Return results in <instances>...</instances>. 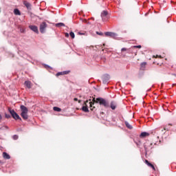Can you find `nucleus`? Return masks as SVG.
I'll return each instance as SVG.
<instances>
[{
	"label": "nucleus",
	"mask_w": 176,
	"mask_h": 176,
	"mask_svg": "<svg viewBox=\"0 0 176 176\" xmlns=\"http://www.w3.org/2000/svg\"><path fill=\"white\" fill-rule=\"evenodd\" d=\"M69 35H70L71 38H72V39H74L75 38V33H74V32H71L69 33Z\"/></svg>",
	"instance_id": "23"
},
{
	"label": "nucleus",
	"mask_w": 176,
	"mask_h": 176,
	"mask_svg": "<svg viewBox=\"0 0 176 176\" xmlns=\"http://www.w3.org/2000/svg\"><path fill=\"white\" fill-rule=\"evenodd\" d=\"M144 163H146L148 167H151V168H153V170L154 171H156V168H155V166H153V164H152L151 162H149V161H148V160H145Z\"/></svg>",
	"instance_id": "10"
},
{
	"label": "nucleus",
	"mask_w": 176,
	"mask_h": 176,
	"mask_svg": "<svg viewBox=\"0 0 176 176\" xmlns=\"http://www.w3.org/2000/svg\"><path fill=\"white\" fill-rule=\"evenodd\" d=\"M134 47H137L138 49H141V45H136V46H134Z\"/></svg>",
	"instance_id": "31"
},
{
	"label": "nucleus",
	"mask_w": 176,
	"mask_h": 176,
	"mask_svg": "<svg viewBox=\"0 0 176 176\" xmlns=\"http://www.w3.org/2000/svg\"><path fill=\"white\" fill-rule=\"evenodd\" d=\"M140 138H145V137H149V133L148 132H142L140 135Z\"/></svg>",
	"instance_id": "11"
},
{
	"label": "nucleus",
	"mask_w": 176,
	"mask_h": 176,
	"mask_svg": "<svg viewBox=\"0 0 176 176\" xmlns=\"http://www.w3.org/2000/svg\"><path fill=\"white\" fill-rule=\"evenodd\" d=\"M63 72V75H68V74H69L71 72V71L68 70V71H65Z\"/></svg>",
	"instance_id": "25"
},
{
	"label": "nucleus",
	"mask_w": 176,
	"mask_h": 176,
	"mask_svg": "<svg viewBox=\"0 0 176 176\" xmlns=\"http://www.w3.org/2000/svg\"><path fill=\"white\" fill-rule=\"evenodd\" d=\"M25 85L28 87V89H31V82H30V81H25Z\"/></svg>",
	"instance_id": "18"
},
{
	"label": "nucleus",
	"mask_w": 176,
	"mask_h": 176,
	"mask_svg": "<svg viewBox=\"0 0 176 176\" xmlns=\"http://www.w3.org/2000/svg\"><path fill=\"white\" fill-rule=\"evenodd\" d=\"M30 30L35 32L36 34H39V30H38V26L36 25H29Z\"/></svg>",
	"instance_id": "8"
},
{
	"label": "nucleus",
	"mask_w": 176,
	"mask_h": 176,
	"mask_svg": "<svg viewBox=\"0 0 176 176\" xmlns=\"http://www.w3.org/2000/svg\"><path fill=\"white\" fill-rule=\"evenodd\" d=\"M110 108H111V109H113V110L116 109V102H111L110 104Z\"/></svg>",
	"instance_id": "15"
},
{
	"label": "nucleus",
	"mask_w": 176,
	"mask_h": 176,
	"mask_svg": "<svg viewBox=\"0 0 176 176\" xmlns=\"http://www.w3.org/2000/svg\"><path fill=\"white\" fill-rule=\"evenodd\" d=\"M47 28V24L46 22H43L40 24V32L41 34H45V32L46 31V28Z\"/></svg>",
	"instance_id": "5"
},
{
	"label": "nucleus",
	"mask_w": 176,
	"mask_h": 176,
	"mask_svg": "<svg viewBox=\"0 0 176 176\" xmlns=\"http://www.w3.org/2000/svg\"><path fill=\"white\" fill-rule=\"evenodd\" d=\"M152 145L153 144L151 142H146V143H144V149L146 153H148V152H149V150L152 149Z\"/></svg>",
	"instance_id": "6"
},
{
	"label": "nucleus",
	"mask_w": 176,
	"mask_h": 176,
	"mask_svg": "<svg viewBox=\"0 0 176 176\" xmlns=\"http://www.w3.org/2000/svg\"><path fill=\"white\" fill-rule=\"evenodd\" d=\"M145 68H146V62H143L140 64V69L145 71Z\"/></svg>",
	"instance_id": "12"
},
{
	"label": "nucleus",
	"mask_w": 176,
	"mask_h": 176,
	"mask_svg": "<svg viewBox=\"0 0 176 176\" xmlns=\"http://www.w3.org/2000/svg\"><path fill=\"white\" fill-rule=\"evenodd\" d=\"M56 27H65V24L63 23H58L56 24Z\"/></svg>",
	"instance_id": "21"
},
{
	"label": "nucleus",
	"mask_w": 176,
	"mask_h": 176,
	"mask_svg": "<svg viewBox=\"0 0 176 176\" xmlns=\"http://www.w3.org/2000/svg\"><path fill=\"white\" fill-rule=\"evenodd\" d=\"M21 116L24 119V120H27L28 119V109L24 106V105H21Z\"/></svg>",
	"instance_id": "2"
},
{
	"label": "nucleus",
	"mask_w": 176,
	"mask_h": 176,
	"mask_svg": "<svg viewBox=\"0 0 176 176\" xmlns=\"http://www.w3.org/2000/svg\"><path fill=\"white\" fill-rule=\"evenodd\" d=\"M14 14L16 15V16H21V12H20V10L17 8H15L14 10Z\"/></svg>",
	"instance_id": "13"
},
{
	"label": "nucleus",
	"mask_w": 176,
	"mask_h": 176,
	"mask_svg": "<svg viewBox=\"0 0 176 176\" xmlns=\"http://www.w3.org/2000/svg\"><path fill=\"white\" fill-rule=\"evenodd\" d=\"M2 120V116H1V114H0V120Z\"/></svg>",
	"instance_id": "34"
},
{
	"label": "nucleus",
	"mask_w": 176,
	"mask_h": 176,
	"mask_svg": "<svg viewBox=\"0 0 176 176\" xmlns=\"http://www.w3.org/2000/svg\"><path fill=\"white\" fill-rule=\"evenodd\" d=\"M175 76H176V75L175 74H173Z\"/></svg>",
	"instance_id": "42"
},
{
	"label": "nucleus",
	"mask_w": 176,
	"mask_h": 176,
	"mask_svg": "<svg viewBox=\"0 0 176 176\" xmlns=\"http://www.w3.org/2000/svg\"><path fill=\"white\" fill-rule=\"evenodd\" d=\"M121 52H122V53H123L124 52H126V53H130V50L129 49L124 48V47L122 48Z\"/></svg>",
	"instance_id": "22"
},
{
	"label": "nucleus",
	"mask_w": 176,
	"mask_h": 176,
	"mask_svg": "<svg viewBox=\"0 0 176 176\" xmlns=\"http://www.w3.org/2000/svg\"><path fill=\"white\" fill-rule=\"evenodd\" d=\"M97 35L102 36L104 34L102 32H96Z\"/></svg>",
	"instance_id": "28"
},
{
	"label": "nucleus",
	"mask_w": 176,
	"mask_h": 176,
	"mask_svg": "<svg viewBox=\"0 0 176 176\" xmlns=\"http://www.w3.org/2000/svg\"><path fill=\"white\" fill-rule=\"evenodd\" d=\"M82 100H78V102L80 103Z\"/></svg>",
	"instance_id": "38"
},
{
	"label": "nucleus",
	"mask_w": 176,
	"mask_h": 176,
	"mask_svg": "<svg viewBox=\"0 0 176 176\" xmlns=\"http://www.w3.org/2000/svg\"><path fill=\"white\" fill-rule=\"evenodd\" d=\"M87 102H89V100H86L84 102V104L82 107V111H83V112H89V108H87Z\"/></svg>",
	"instance_id": "9"
},
{
	"label": "nucleus",
	"mask_w": 176,
	"mask_h": 176,
	"mask_svg": "<svg viewBox=\"0 0 176 176\" xmlns=\"http://www.w3.org/2000/svg\"><path fill=\"white\" fill-rule=\"evenodd\" d=\"M173 86H176V84H173Z\"/></svg>",
	"instance_id": "37"
},
{
	"label": "nucleus",
	"mask_w": 176,
	"mask_h": 176,
	"mask_svg": "<svg viewBox=\"0 0 176 176\" xmlns=\"http://www.w3.org/2000/svg\"><path fill=\"white\" fill-rule=\"evenodd\" d=\"M164 130H167V131H168V129H166V128H164Z\"/></svg>",
	"instance_id": "40"
},
{
	"label": "nucleus",
	"mask_w": 176,
	"mask_h": 176,
	"mask_svg": "<svg viewBox=\"0 0 176 176\" xmlns=\"http://www.w3.org/2000/svg\"><path fill=\"white\" fill-rule=\"evenodd\" d=\"M3 159H7L8 160H9V159H10V155H9V154H8V153L3 152Z\"/></svg>",
	"instance_id": "14"
},
{
	"label": "nucleus",
	"mask_w": 176,
	"mask_h": 176,
	"mask_svg": "<svg viewBox=\"0 0 176 176\" xmlns=\"http://www.w3.org/2000/svg\"><path fill=\"white\" fill-rule=\"evenodd\" d=\"M93 102H96V104H100V105H103L105 108H108L109 107V103L105 99L102 98H94L92 100Z\"/></svg>",
	"instance_id": "1"
},
{
	"label": "nucleus",
	"mask_w": 176,
	"mask_h": 176,
	"mask_svg": "<svg viewBox=\"0 0 176 176\" xmlns=\"http://www.w3.org/2000/svg\"><path fill=\"white\" fill-rule=\"evenodd\" d=\"M93 104H94V103L89 102V107L91 108V111H94V109H96V107H93Z\"/></svg>",
	"instance_id": "19"
},
{
	"label": "nucleus",
	"mask_w": 176,
	"mask_h": 176,
	"mask_svg": "<svg viewBox=\"0 0 176 176\" xmlns=\"http://www.w3.org/2000/svg\"><path fill=\"white\" fill-rule=\"evenodd\" d=\"M125 125L127 127V129H129V130H131L133 129V126L129 123V122L125 121Z\"/></svg>",
	"instance_id": "17"
},
{
	"label": "nucleus",
	"mask_w": 176,
	"mask_h": 176,
	"mask_svg": "<svg viewBox=\"0 0 176 176\" xmlns=\"http://www.w3.org/2000/svg\"><path fill=\"white\" fill-rule=\"evenodd\" d=\"M137 144V145H138V143H136Z\"/></svg>",
	"instance_id": "43"
},
{
	"label": "nucleus",
	"mask_w": 176,
	"mask_h": 176,
	"mask_svg": "<svg viewBox=\"0 0 176 176\" xmlns=\"http://www.w3.org/2000/svg\"><path fill=\"white\" fill-rule=\"evenodd\" d=\"M60 75H64L63 72H58L56 74V76H60Z\"/></svg>",
	"instance_id": "26"
},
{
	"label": "nucleus",
	"mask_w": 176,
	"mask_h": 176,
	"mask_svg": "<svg viewBox=\"0 0 176 176\" xmlns=\"http://www.w3.org/2000/svg\"><path fill=\"white\" fill-rule=\"evenodd\" d=\"M92 20H94V18H91Z\"/></svg>",
	"instance_id": "41"
},
{
	"label": "nucleus",
	"mask_w": 176,
	"mask_h": 176,
	"mask_svg": "<svg viewBox=\"0 0 176 176\" xmlns=\"http://www.w3.org/2000/svg\"><path fill=\"white\" fill-rule=\"evenodd\" d=\"M157 57H160V58H162V56H157Z\"/></svg>",
	"instance_id": "36"
},
{
	"label": "nucleus",
	"mask_w": 176,
	"mask_h": 176,
	"mask_svg": "<svg viewBox=\"0 0 176 176\" xmlns=\"http://www.w3.org/2000/svg\"><path fill=\"white\" fill-rule=\"evenodd\" d=\"M82 23H85V24H91L90 22L87 21L86 19H81Z\"/></svg>",
	"instance_id": "24"
},
{
	"label": "nucleus",
	"mask_w": 176,
	"mask_h": 176,
	"mask_svg": "<svg viewBox=\"0 0 176 176\" xmlns=\"http://www.w3.org/2000/svg\"><path fill=\"white\" fill-rule=\"evenodd\" d=\"M103 83H107V80H105V79H103Z\"/></svg>",
	"instance_id": "32"
},
{
	"label": "nucleus",
	"mask_w": 176,
	"mask_h": 176,
	"mask_svg": "<svg viewBox=\"0 0 176 176\" xmlns=\"http://www.w3.org/2000/svg\"><path fill=\"white\" fill-rule=\"evenodd\" d=\"M78 35H83L82 33L78 32Z\"/></svg>",
	"instance_id": "33"
},
{
	"label": "nucleus",
	"mask_w": 176,
	"mask_h": 176,
	"mask_svg": "<svg viewBox=\"0 0 176 176\" xmlns=\"http://www.w3.org/2000/svg\"><path fill=\"white\" fill-rule=\"evenodd\" d=\"M23 5L26 6L27 9H30V8H31V3H30L27 1H23Z\"/></svg>",
	"instance_id": "16"
},
{
	"label": "nucleus",
	"mask_w": 176,
	"mask_h": 176,
	"mask_svg": "<svg viewBox=\"0 0 176 176\" xmlns=\"http://www.w3.org/2000/svg\"><path fill=\"white\" fill-rule=\"evenodd\" d=\"M65 36L66 38H68V36H69V34H68V33H65Z\"/></svg>",
	"instance_id": "30"
},
{
	"label": "nucleus",
	"mask_w": 176,
	"mask_h": 176,
	"mask_svg": "<svg viewBox=\"0 0 176 176\" xmlns=\"http://www.w3.org/2000/svg\"><path fill=\"white\" fill-rule=\"evenodd\" d=\"M5 116H6V118L7 119L10 118V115H9V114L6 113V114H5Z\"/></svg>",
	"instance_id": "27"
},
{
	"label": "nucleus",
	"mask_w": 176,
	"mask_h": 176,
	"mask_svg": "<svg viewBox=\"0 0 176 176\" xmlns=\"http://www.w3.org/2000/svg\"><path fill=\"white\" fill-rule=\"evenodd\" d=\"M101 17L102 21H108V20L109 19V17L108 16V11H102L101 13Z\"/></svg>",
	"instance_id": "4"
},
{
	"label": "nucleus",
	"mask_w": 176,
	"mask_h": 176,
	"mask_svg": "<svg viewBox=\"0 0 176 176\" xmlns=\"http://www.w3.org/2000/svg\"><path fill=\"white\" fill-rule=\"evenodd\" d=\"M8 111L10 113V115L12 116V118L14 119H15V120H21V118H20V116H19V114H17V113H16V111H14V110L8 108Z\"/></svg>",
	"instance_id": "3"
},
{
	"label": "nucleus",
	"mask_w": 176,
	"mask_h": 176,
	"mask_svg": "<svg viewBox=\"0 0 176 176\" xmlns=\"http://www.w3.org/2000/svg\"><path fill=\"white\" fill-rule=\"evenodd\" d=\"M13 138L14 140H17L19 138V136L17 135H15L13 136Z\"/></svg>",
	"instance_id": "29"
},
{
	"label": "nucleus",
	"mask_w": 176,
	"mask_h": 176,
	"mask_svg": "<svg viewBox=\"0 0 176 176\" xmlns=\"http://www.w3.org/2000/svg\"><path fill=\"white\" fill-rule=\"evenodd\" d=\"M104 35L106 36H110V38H116V36H118V34L113 33V32H106L104 33Z\"/></svg>",
	"instance_id": "7"
},
{
	"label": "nucleus",
	"mask_w": 176,
	"mask_h": 176,
	"mask_svg": "<svg viewBox=\"0 0 176 176\" xmlns=\"http://www.w3.org/2000/svg\"><path fill=\"white\" fill-rule=\"evenodd\" d=\"M74 100H75V101H78V98H74Z\"/></svg>",
	"instance_id": "35"
},
{
	"label": "nucleus",
	"mask_w": 176,
	"mask_h": 176,
	"mask_svg": "<svg viewBox=\"0 0 176 176\" xmlns=\"http://www.w3.org/2000/svg\"><path fill=\"white\" fill-rule=\"evenodd\" d=\"M168 126H173V124H168Z\"/></svg>",
	"instance_id": "39"
},
{
	"label": "nucleus",
	"mask_w": 176,
	"mask_h": 176,
	"mask_svg": "<svg viewBox=\"0 0 176 176\" xmlns=\"http://www.w3.org/2000/svg\"><path fill=\"white\" fill-rule=\"evenodd\" d=\"M54 111H55L56 112H61V109L57 107H54L53 108Z\"/></svg>",
	"instance_id": "20"
}]
</instances>
